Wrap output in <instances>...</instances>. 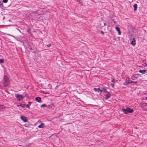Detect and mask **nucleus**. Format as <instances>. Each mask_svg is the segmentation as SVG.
<instances>
[{"instance_id":"a211bd4d","label":"nucleus","mask_w":147,"mask_h":147,"mask_svg":"<svg viewBox=\"0 0 147 147\" xmlns=\"http://www.w3.org/2000/svg\"><path fill=\"white\" fill-rule=\"evenodd\" d=\"M5 108L4 106L2 105H0V109H4Z\"/></svg>"},{"instance_id":"412c9836","label":"nucleus","mask_w":147,"mask_h":147,"mask_svg":"<svg viewBox=\"0 0 147 147\" xmlns=\"http://www.w3.org/2000/svg\"><path fill=\"white\" fill-rule=\"evenodd\" d=\"M3 63V59H0V63Z\"/></svg>"},{"instance_id":"f3484780","label":"nucleus","mask_w":147,"mask_h":147,"mask_svg":"<svg viewBox=\"0 0 147 147\" xmlns=\"http://www.w3.org/2000/svg\"><path fill=\"white\" fill-rule=\"evenodd\" d=\"M134 83L135 84H137L138 83V82L137 81H131L130 82H128V83Z\"/></svg>"},{"instance_id":"f8f14e48","label":"nucleus","mask_w":147,"mask_h":147,"mask_svg":"<svg viewBox=\"0 0 147 147\" xmlns=\"http://www.w3.org/2000/svg\"><path fill=\"white\" fill-rule=\"evenodd\" d=\"M41 100V98L40 97H37L35 98L36 101L38 102H40Z\"/></svg>"},{"instance_id":"4be33fe9","label":"nucleus","mask_w":147,"mask_h":147,"mask_svg":"<svg viewBox=\"0 0 147 147\" xmlns=\"http://www.w3.org/2000/svg\"><path fill=\"white\" fill-rule=\"evenodd\" d=\"M127 81H128V80H127V79H126V85H127L128 84H129V83H128V82H127Z\"/></svg>"},{"instance_id":"7c9ffc66","label":"nucleus","mask_w":147,"mask_h":147,"mask_svg":"<svg viewBox=\"0 0 147 147\" xmlns=\"http://www.w3.org/2000/svg\"><path fill=\"white\" fill-rule=\"evenodd\" d=\"M100 32L102 34H104V32L102 31H101Z\"/></svg>"},{"instance_id":"39448f33","label":"nucleus","mask_w":147,"mask_h":147,"mask_svg":"<svg viewBox=\"0 0 147 147\" xmlns=\"http://www.w3.org/2000/svg\"><path fill=\"white\" fill-rule=\"evenodd\" d=\"M20 118L21 119L25 122H27V118L26 117L24 116H21L20 117Z\"/></svg>"},{"instance_id":"c9c22d12","label":"nucleus","mask_w":147,"mask_h":147,"mask_svg":"<svg viewBox=\"0 0 147 147\" xmlns=\"http://www.w3.org/2000/svg\"><path fill=\"white\" fill-rule=\"evenodd\" d=\"M146 99L147 100V96L146 97Z\"/></svg>"},{"instance_id":"9b49d317","label":"nucleus","mask_w":147,"mask_h":147,"mask_svg":"<svg viewBox=\"0 0 147 147\" xmlns=\"http://www.w3.org/2000/svg\"><path fill=\"white\" fill-rule=\"evenodd\" d=\"M131 45L134 46L136 44V40L135 38H134L133 39L132 41L131 42Z\"/></svg>"},{"instance_id":"1a4fd4ad","label":"nucleus","mask_w":147,"mask_h":147,"mask_svg":"<svg viewBox=\"0 0 147 147\" xmlns=\"http://www.w3.org/2000/svg\"><path fill=\"white\" fill-rule=\"evenodd\" d=\"M116 30L118 31V34L120 35L121 34V32L119 29V28L118 27H116L115 28Z\"/></svg>"},{"instance_id":"423d86ee","label":"nucleus","mask_w":147,"mask_h":147,"mask_svg":"<svg viewBox=\"0 0 147 147\" xmlns=\"http://www.w3.org/2000/svg\"><path fill=\"white\" fill-rule=\"evenodd\" d=\"M138 75V74H134V75L132 76L131 77V79L133 80H135L138 77V76H137Z\"/></svg>"},{"instance_id":"c756f323","label":"nucleus","mask_w":147,"mask_h":147,"mask_svg":"<svg viewBox=\"0 0 147 147\" xmlns=\"http://www.w3.org/2000/svg\"><path fill=\"white\" fill-rule=\"evenodd\" d=\"M111 85L112 87L113 88L114 87V84H111Z\"/></svg>"},{"instance_id":"f704fd0d","label":"nucleus","mask_w":147,"mask_h":147,"mask_svg":"<svg viewBox=\"0 0 147 147\" xmlns=\"http://www.w3.org/2000/svg\"><path fill=\"white\" fill-rule=\"evenodd\" d=\"M106 24L105 23H104V26H106Z\"/></svg>"},{"instance_id":"cd10ccee","label":"nucleus","mask_w":147,"mask_h":147,"mask_svg":"<svg viewBox=\"0 0 147 147\" xmlns=\"http://www.w3.org/2000/svg\"><path fill=\"white\" fill-rule=\"evenodd\" d=\"M51 44H48V45H47V46L49 47H50L51 46Z\"/></svg>"},{"instance_id":"6e6552de","label":"nucleus","mask_w":147,"mask_h":147,"mask_svg":"<svg viewBox=\"0 0 147 147\" xmlns=\"http://www.w3.org/2000/svg\"><path fill=\"white\" fill-rule=\"evenodd\" d=\"M107 94L105 95V99L107 100L108 98H109L111 96V94L109 92L107 93Z\"/></svg>"},{"instance_id":"20e7f679","label":"nucleus","mask_w":147,"mask_h":147,"mask_svg":"<svg viewBox=\"0 0 147 147\" xmlns=\"http://www.w3.org/2000/svg\"><path fill=\"white\" fill-rule=\"evenodd\" d=\"M15 96L20 101L23 99V97L22 95L18 94H15Z\"/></svg>"},{"instance_id":"dca6fc26","label":"nucleus","mask_w":147,"mask_h":147,"mask_svg":"<svg viewBox=\"0 0 147 147\" xmlns=\"http://www.w3.org/2000/svg\"><path fill=\"white\" fill-rule=\"evenodd\" d=\"M3 6V2L2 1H0V7H2Z\"/></svg>"},{"instance_id":"6ab92c4d","label":"nucleus","mask_w":147,"mask_h":147,"mask_svg":"<svg viewBox=\"0 0 147 147\" xmlns=\"http://www.w3.org/2000/svg\"><path fill=\"white\" fill-rule=\"evenodd\" d=\"M46 106H47V105L46 104H44L41 105L40 106V107L42 108V107H46Z\"/></svg>"},{"instance_id":"c85d7f7f","label":"nucleus","mask_w":147,"mask_h":147,"mask_svg":"<svg viewBox=\"0 0 147 147\" xmlns=\"http://www.w3.org/2000/svg\"><path fill=\"white\" fill-rule=\"evenodd\" d=\"M146 60H144L143 61V62L144 63H146Z\"/></svg>"},{"instance_id":"4468645a","label":"nucleus","mask_w":147,"mask_h":147,"mask_svg":"<svg viewBox=\"0 0 147 147\" xmlns=\"http://www.w3.org/2000/svg\"><path fill=\"white\" fill-rule=\"evenodd\" d=\"M44 123H41L40 125H39L38 127L39 128H43L44 127Z\"/></svg>"},{"instance_id":"0eeeda50","label":"nucleus","mask_w":147,"mask_h":147,"mask_svg":"<svg viewBox=\"0 0 147 147\" xmlns=\"http://www.w3.org/2000/svg\"><path fill=\"white\" fill-rule=\"evenodd\" d=\"M94 90L96 92H98L101 93L102 92V90H101L100 89V88H94Z\"/></svg>"},{"instance_id":"5701e85b","label":"nucleus","mask_w":147,"mask_h":147,"mask_svg":"<svg viewBox=\"0 0 147 147\" xmlns=\"http://www.w3.org/2000/svg\"><path fill=\"white\" fill-rule=\"evenodd\" d=\"M8 1H2L4 3H6Z\"/></svg>"},{"instance_id":"f03ea898","label":"nucleus","mask_w":147,"mask_h":147,"mask_svg":"<svg viewBox=\"0 0 147 147\" xmlns=\"http://www.w3.org/2000/svg\"><path fill=\"white\" fill-rule=\"evenodd\" d=\"M122 111L125 114H127L128 113H131L134 112L133 109L128 107H127L126 109H123Z\"/></svg>"},{"instance_id":"72a5a7b5","label":"nucleus","mask_w":147,"mask_h":147,"mask_svg":"<svg viewBox=\"0 0 147 147\" xmlns=\"http://www.w3.org/2000/svg\"><path fill=\"white\" fill-rule=\"evenodd\" d=\"M145 105H144L145 106H146L147 107V105H146L147 104V103H145Z\"/></svg>"},{"instance_id":"b1692460","label":"nucleus","mask_w":147,"mask_h":147,"mask_svg":"<svg viewBox=\"0 0 147 147\" xmlns=\"http://www.w3.org/2000/svg\"><path fill=\"white\" fill-rule=\"evenodd\" d=\"M32 103V102H28V105L29 106V105H30Z\"/></svg>"},{"instance_id":"9d476101","label":"nucleus","mask_w":147,"mask_h":147,"mask_svg":"<svg viewBox=\"0 0 147 147\" xmlns=\"http://www.w3.org/2000/svg\"><path fill=\"white\" fill-rule=\"evenodd\" d=\"M139 72L142 73V74H144L146 73V72L147 71L146 70H140L139 71Z\"/></svg>"},{"instance_id":"7ed1b4c3","label":"nucleus","mask_w":147,"mask_h":147,"mask_svg":"<svg viewBox=\"0 0 147 147\" xmlns=\"http://www.w3.org/2000/svg\"><path fill=\"white\" fill-rule=\"evenodd\" d=\"M9 80L6 76H4L3 79V82L4 85L6 86L9 84Z\"/></svg>"},{"instance_id":"bb28decb","label":"nucleus","mask_w":147,"mask_h":147,"mask_svg":"<svg viewBox=\"0 0 147 147\" xmlns=\"http://www.w3.org/2000/svg\"><path fill=\"white\" fill-rule=\"evenodd\" d=\"M26 108H29V106L28 104H27L26 105Z\"/></svg>"},{"instance_id":"2eb2a0df","label":"nucleus","mask_w":147,"mask_h":147,"mask_svg":"<svg viewBox=\"0 0 147 147\" xmlns=\"http://www.w3.org/2000/svg\"><path fill=\"white\" fill-rule=\"evenodd\" d=\"M102 92H103L104 93H107L108 92H108L105 88H102Z\"/></svg>"},{"instance_id":"a878e982","label":"nucleus","mask_w":147,"mask_h":147,"mask_svg":"<svg viewBox=\"0 0 147 147\" xmlns=\"http://www.w3.org/2000/svg\"><path fill=\"white\" fill-rule=\"evenodd\" d=\"M115 80L114 78H113L112 79V81H111V82H115Z\"/></svg>"},{"instance_id":"473e14b6","label":"nucleus","mask_w":147,"mask_h":147,"mask_svg":"<svg viewBox=\"0 0 147 147\" xmlns=\"http://www.w3.org/2000/svg\"><path fill=\"white\" fill-rule=\"evenodd\" d=\"M16 105L18 107L20 106V105Z\"/></svg>"},{"instance_id":"f257e3e1","label":"nucleus","mask_w":147,"mask_h":147,"mask_svg":"<svg viewBox=\"0 0 147 147\" xmlns=\"http://www.w3.org/2000/svg\"><path fill=\"white\" fill-rule=\"evenodd\" d=\"M42 12V9H40V10L32 12L31 14V16L33 19L36 20H37L39 19V17L38 16L41 14V13Z\"/></svg>"},{"instance_id":"aec40b11","label":"nucleus","mask_w":147,"mask_h":147,"mask_svg":"<svg viewBox=\"0 0 147 147\" xmlns=\"http://www.w3.org/2000/svg\"><path fill=\"white\" fill-rule=\"evenodd\" d=\"M20 106H21V107H25V104H21L20 105Z\"/></svg>"},{"instance_id":"ddd939ff","label":"nucleus","mask_w":147,"mask_h":147,"mask_svg":"<svg viewBox=\"0 0 147 147\" xmlns=\"http://www.w3.org/2000/svg\"><path fill=\"white\" fill-rule=\"evenodd\" d=\"M137 5L136 4L134 5L133 7L134 8V11H136L137 10Z\"/></svg>"},{"instance_id":"393cba45","label":"nucleus","mask_w":147,"mask_h":147,"mask_svg":"<svg viewBox=\"0 0 147 147\" xmlns=\"http://www.w3.org/2000/svg\"><path fill=\"white\" fill-rule=\"evenodd\" d=\"M127 79H128V81H129L128 82H131V80H129L130 78H127Z\"/></svg>"},{"instance_id":"2f4dec72","label":"nucleus","mask_w":147,"mask_h":147,"mask_svg":"<svg viewBox=\"0 0 147 147\" xmlns=\"http://www.w3.org/2000/svg\"><path fill=\"white\" fill-rule=\"evenodd\" d=\"M145 65H144V66H147V63H145Z\"/></svg>"}]
</instances>
